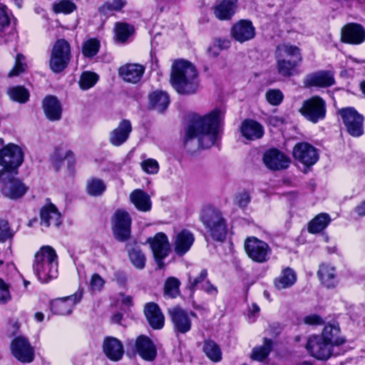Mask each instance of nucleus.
Segmentation results:
<instances>
[{
    "mask_svg": "<svg viewBox=\"0 0 365 365\" xmlns=\"http://www.w3.org/2000/svg\"><path fill=\"white\" fill-rule=\"evenodd\" d=\"M224 113L215 108L201 115L192 114L185 128L184 145L190 151L207 149L214 145L217 140Z\"/></svg>",
    "mask_w": 365,
    "mask_h": 365,
    "instance_id": "nucleus-1",
    "label": "nucleus"
},
{
    "mask_svg": "<svg viewBox=\"0 0 365 365\" xmlns=\"http://www.w3.org/2000/svg\"><path fill=\"white\" fill-rule=\"evenodd\" d=\"M170 83L180 94L195 93L199 87L198 75L195 66L187 61H175L172 65Z\"/></svg>",
    "mask_w": 365,
    "mask_h": 365,
    "instance_id": "nucleus-2",
    "label": "nucleus"
},
{
    "mask_svg": "<svg viewBox=\"0 0 365 365\" xmlns=\"http://www.w3.org/2000/svg\"><path fill=\"white\" fill-rule=\"evenodd\" d=\"M32 269L41 283L56 279L58 273V257L51 246L43 245L35 253Z\"/></svg>",
    "mask_w": 365,
    "mask_h": 365,
    "instance_id": "nucleus-3",
    "label": "nucleus"
},
{
    "mask_svg": "<svg viewBox=\"0 0 365 365\" xmlns=\"http://www.w3.org/2000/svg\"><path fill=\"white\" fill-rule=\"evenodd\" d=\"M275 58L277 72L284 77L293 76L302 61L300 49L289 43H282L277 46Z\"/></svg>",
    "mask_w": 365,
    "mask_h": 365,
    "instance_id": "nucleus-4",
    "label": "nucleus"
},
{
    "mask_svg": "<svg viewBox=\"0 0 365 365\" xmlns=\"http://www.w3.org/2000/svg\"><path fill=\"white\" fill-rule=\"evenodd\" d=\"M200 219L214 240L222 242L225 239L227 227L225 219L220 211L211 207H205Z\"/></svg>",
    "mask_w": 365,
    "mask_h": 365,
    "instance_id": "nucleus-5",
    "label": "nucleus"
},
{
    "mask_svg": "<svg viewBox=\"0 0 365 365\" xmlns=\"http://www.w3.org/2000/svg\"><path fill=\"white\" fill-rule=\"evenodd\" d=\"M15 175V173L0 170L1 192L5 197L14 200L21 198L29 190V187Z\"/></svg>",
    "mask_w": 365,
    "mask_h": 365,
    "instance_id": "nucleus-6",
    "label": "nucleus"
},
{
    "mask_svg": "<svg viewBox=\"0 0 365 365\" xmlns=\"http://www.w3.org/2000/svg\"><path fill=\"white\" fill-rule=\"evenodd\" d=\"M71 60V46L65 39H58L54 43L51 58L50 68L54 73L63 71Z\"/></svg>",
    "mask_w": 365,
    "mask_h": 365,
    "instance_id": "nucleus-7",
    "label": "nucleus"
},
{
    "mask_svg": "<svg viewBox=\"0 0 365 365\" xmlns=\"http://www.w3.org/2000/svg\"><path fill=\"white\" fill-rule=\"evenodd\" d=\"M24 161V153L17 145L9 143L0 149L1 170L17 173L16 170Z\"/></svg>",
    "mask_w": 365,
    "mask_h": 365,
    "instance_id": "nucleus-8",
    "label": "nucleus"
},
{
    "mask_svg": "<svg viewBox=\"0 0 365 365\" xmlns=\"http://www.w3.org/2000/svg\"><path fill=\"white\" fill-rule=\"evenodd\" d=\"M245 250L247 256L257 263L267 262L272 254V249L266 242L253 236L245 240Z\"/></svg>",
    "mask_w": 365,
    "mask_h": 365,
    "instance_id": "nucleus-9",
    "label": "nucleus"
},
{
    "mask_svg": "<svg viewBox=\"0 0 365 365\" xmlns=\"http://www.w3.org/2000/svg\"><path fill=\"white\" fill-rule=\"evenodd\" d=\"M299 113L309 121L316 123L324 118L326 103L319 96H313L302 103Z\"/></svg>",
    "mask_w": 365,
    "mask_h": 365,
    "instance_id": "nucleus-10",
    "label": "nucleus"
},
{
    "mask_svg": "<svg viewBox=\"0 0 365 365\" xmlns=\"http://www.w3.org/2000/svg\"><path fill=\"white\" fill-rule=\"evenodd\" d=\"M334 346L328 343L320 334L310 336L306 344L309 354L320 360H327L332 354Z\"/></svg>",
    "mask_w": 365,
    "mask_h": 365,
    "instance_id": "nucleus-11",
    "label": "nucleus"
},
{
    "mask_svg": "<svg viewBox=\"0 0 365 365\" xmlns=\"http://www.w3.org/2000/svg\"><path fill=\"white\" fill-rule=\"evenodd\" d=\"M339 113L351 135L359 137L363 134L364 118L354 108H342L339 111Z\"/></svg>",
    "mask_w": 365,
    "mask_h": 365,
    "instance_id": "nucleus-12",
    "label": "nucleus"
},
{
    "mask_svg": "<svg viewBox=\"0 0 365 365\" xmlns=\"http://www.w3.org/2000/svg\"><path fill=\"white\" fill-rule=\"evenodd\" d=\"M113 232L119 241H125L130 235L131 218L128 212L118 210L112 218Z\"/></svg>",
    "mask_w": 365,
    "mask_h": 365,
    "instance_id": "nucleus-13",
    "label": "nucleus"
},
{
    "mask_svg": "<svg viewBox=\"0 0 365 365\" xmlns=\"http://www.w3.org/2000/svg\"><path fill=\"white\" fill-rule=\"evenodd\" d=\"M293 157L306 167L314 165L319 160V153L316 148L308 143H297L293 148Z\"/></svg>",
    "mask_w": 365,
    "mask_h": 365,
    "instance_id": "nucleus-14",
    "label": "nucleus"
},
{
    "mask_svg": "<svg viewBox=\"0 0 365 365\" xmlns=\"http://www.w3.org/2000/svg\"><path fill=\"white\" fill-rule=\"evenodd\" d=\"M13 356L22 363H31L34 359V349L24 336H17L11 344Z\"/></svg>",
    "mask_w": 365,
    "mask_h": 365,
    "instance_id": "nucleus-15",
    "label": "nucleus"
},
{
    "mask_svg": "<svg viewBox=\"0 0 365 365\" xmlns=\"http://www.w3.org/2000/svg\"><path fill=\"white\" fill-rule=\"evenodd\" d=\"M148 242L150 244L158 267L160 269L163 268V259L168 255L170 252V243L168 237L163 232H158L153 238L149 239Z\"/></svg>",
    "mask_w": 365,
    "mask_h": 365,
    "instance_id": "nucleus-16",
    "label": "nucleus"
},
{
    "mask_svg": "<svg viewBox=\"0 0 365 365\" xmlns=\"http://www.w3.org/2000/svg\"><path fill=\"white\" fill-rule=\"evenodd\" d=\"M341 40L349 44H361L365 41V29L358 24H347L341 29Z\"/></svg>",
    "mask_w": 365,
    "mask_h": 365,
    "instance_id": "nucleus-17",
    "label": "nucleus"
},
{
    "mask_svg": "<svg viewBox=\"0 0 365 365\" xmlns=\"http://www.w3.org/2000/svg\"><path fill=\"white\" fill-rule=\"evenodd\" d=\"M82 299V292H76L71 296L54 299L51 304V311L59 315H66L72 312L76 304Z\"/></svg>",
    "mask_w": 365,
    "mask_h": 365,
    "instance_id": "nucleus-18",
    "label": "nucleus"
},
{
    "mask_svg": "<svg viewBox=\"0 0 365 365\" xmlns=\"http://www.w3.org/2000/svg\"><path fill=\"white\" fill-rule=\"evenodd\" d=\"M263 162L269 170H280L289 167L290 159L279 150L270 149L264 153Z\"/></svg>",
    "mask_w": 365,
    "mask_h": 365,
    "instance_id": "nucleus-19",
    "label": "nucleus"
},
{
    "mask_svg": "<svg viewBox=\"0 0 365 365\" xmlns=\"http://www.w3.org/2000/svg\"><path fill=\"white\" fill-rule=\"evenodd\" d=\"M173 324L174 329L181 334H185L191 329L192 322L189 314L180 307H176L168 310Z\"/></svg>",
    "mask_w": 365,
    "mask_h": 365,
    "instance_id": "nucleus-20",
    "label": "nucleus"
},
{
    "mask_svg": "<svg viewBox=\"0 0 365 365\" xmlns=\"http://www.w3.org/2000/svg\"><path fill=\"white\" fill-rule=\"evenodd\" d=\"M231 36L237 41L244 43L255 37V29L250 21L240 20L232 26Z\"/></svg>",
    "mask_w": 365,
    "mask_h": 365,
    "instance_id": "nucleus-21",
    "label": "nucleus"
},
{
    "mask_svg": "<svg viewBox=\"0 0 365 365\" xmlns=\"http://www.w3.org/2000/svg\"><path fill=\"white\" fill-rule=\"evenodd\" d=\"M145 73V67L139 63H126L118 69L119 76L130 83H138Z\"/></svg>",
    "mask_w": 365,
    "mask_h": 365,
    "instance_id": "nucleus-22",
    "label": "nucleus"
},
{
    "mask_svg": "<svg viewBox=\"0 0 365 365\" xmlns=\"http://www.w3.org/2000/svg\"><path fill=\"white\" fill-rule=\"evenodd\" d=\"M132 131L130 120H122L109 134V142L114 146H120L127 141Z\"/></svg>",
    "mask_w": 365,
    "mask_h": 365,
    "instance_id": "nucleus-23",
    "label": "nucleus"
},
{
    "mask_svg": "<svg viewBox=\"0 0 365 365\" xmlns=\"http://www.w3.org/2000/svg\"><path fill=\"white\" fill-rule=\"evenodd\" d=\"M103 350L106 356L111 361L120 360L124 354L122 342L117 338L106 337L103 343Z\"/></svg>",
    "mask_w": 365,
    "mask_h": 365,
    "instance_id": "nucleus-24",
    "label": "nucleus"
},
{
    "mask_svg": "<svg viewBox=\"0 0 365 365\" xmlns=\"http://www.w3.org/2000/svg\"><path fill=\"white\" fill-rule=\"evenodd\" d=\"M237 0H217L213 7L215 16L220 20H229L235 14Z\"/></svg>",
    "mask_w": 365,
    "mask_h": 365,
    "instance_id": "nucleus-25",
    "label": "nucleus"
},
{
    "mask_svg": "<svg viewBox=\"0 0 365 365\" xmlns=\"http://www.w3.org/2000/svg\"><path fill=\"white\" fill-rule=\"evenodd\" d=\"M306 86L329 87L334 83V75L322 71L307 75L304 80Z\"/></svg>",
    "mask_w": 365,
    "mask_h": 365,
    "instance_id": "nucleus-26",
    "label": "nucleus"
},
{
    "mask_svg": "<svg viewBox=\"0 0 365 365\" xmlns=\"http://www.w3.org/2000/svg\"><path fill=\"white\" fill-rule=\"evenodd\" d=\"M194 241L195 237L191 232L187 230L180 231L176 235L174 240L175 253L179 256L184 255L190 250Z\"/></svg>",
    "mask_w": 365,
    "mask_h": 365,
    "instance_id": "nucleus-27",
    "label": "nucleus"
},
{
    "mask_svg": "<svg viewBox=\"0 0 365 365\" xmlns=\"http://www.w3.org/2000/svg\"><path fill=\"white\" fill-rule=\"evenodd\" d=\"M137 353L145 360L153 361L156 356V349L149 339L145 335L139 336L135 344Z\"/></svg>",
    "mask_w": 365,
    "mask_h": 365,
    "instance_id": "nucleus-28",
    "label": "nucleus"
},
{
    "mask_svg": "<svg viewBox=\"0 0 365 365\" xmlns=\"http://www.w3.org/2000/svg\"><path fill=\"white\" fill-rule=\"evenodd\" d=\"M317 275L321 283L327 288H334L338 284L336 269L329 263L320 264Z\"/></svg>",
    "mask_w": 365,
    "mask_h": 365,
    "instance_id": "nucleus-29",
    "label": "nucleus"
},
{
    "mask_svg": "<svg viewBox=\"0 0 365 365\" xmlns=\"http://www.w3.org/2000/svg\"><path fill=\"white\" fill-rule=\"evenodd\" d=\"M144 313L150 327L155 329L163 328L165 319L157 304L154 302L146 304L144 308Z\"/></svg>",
    "mask_w": 365,
    "mask_h": 365,
    "instance_id": "nucleus-30",
    "label": "nucleus"
},
{
    "mask_svg": "<svg viewBox=\"0 0 365 365\" xmlns=\"http://www.w3.org/2000/svg\"><path fill=\"white\" fill-rule=\"evenodd\" d=\"M242 135L248 140H255L261 138L264 135L263 126L254 120H245L241 126Z\"/></svg>",
    "mask_w": 365,
    "mask_h": 365,
    "instance_id": "nucleus-31",
    "label": "nucleus"
},
{
    "mask_svg": "<svg viewBox=\"0 0 365 365\" xmlns=\"http://www.w3.org/2000/svg\"><path fill=\"white\" fill-rule=\"evenodd\" d=\"M61 223V213L56 207L50 203L46 205L41 210V224L45 227H58Z\"/></svg>",
    "mask_w": 365,
    "mask_h": 365,
    "instance_id": "nucleus-32",
    "label": "nucleus"
},
{
    "mask_svg": "<svg viewBox=\"0 0 365 365\" xmlns=\"http://www.w3.org/2000/svg\"><path fill=\"white\" fill-rule=\"evenodd\" d=\"M43 109L50 120H58L61 117L62 108L58 100L53 96H46L43 101Z\"/></svg>",
    "mask_w": 365,
    "mask_h": 365,
    "instance_id": "nucleus-33",
    "label": "nucleus"
},
{
    "mask_svg": "<svg viewBox=\"0 0 365 365\" xmlns=\"http://www.w3.org/2000/svg\"><path fill=\"white\" fill-rule=\"evenodd\" d=\"M320 335L334 347L346 342V339L341 334V330L337 323L327 324Z\"/></svg>",
    "mask_w": 365,
    "mask_h": 365,
    "instance_id": "nucleus-34",
    "label": "nucleus"
},
{
    "mask_svg": "<svg viewBox=\"0 0 365 365\" xmlns=\"http://www.w3.org/2000/svg\"><path fill=\"white\" fill-rule=\"evenodd\" d=\"M297 279V276L295 271L290 267H286L274 279V285L277 290H283L292 287L296 283Z\"/></svg>",
    "mask_w": 365,
    "mask_h": 365,
    "instance_id": "nucleus-35",
    "label": "nucleus"
},
{
    "mask_svg": "<svg viewBox=\"0 0 365 365\" xmlns=\"http://www.w3.org/2000/svg\"><path fill=\"white\" fill-rule=\"evenodd\" d=\"M130 200L137 210L141 212H148L151 210L152 202L150 196L140 189L133 190L130 195Z\"/></svg>",
    "mask_w": 365,
    "mask_h": 365,
    "instance_id": "nucleus-36",
    "label": "nucleus"
},
{
    "mask_svg": "<svg viewBox=\"0 0 365 365\" xmlns=\"http://www.w3.org/2000/svg\"><path fill=\"white\" fill-rule=\"evenodd\" d=\"M149 98L153 108L160 112L164 111L170 103L168 93L163 91H154Z\"/></svg>",
    "mask_w": 365,
    "mask_h": 365,
    "instance_id": "nucleus-37",
    "label": "nucleus"
},
{
    "mask_svg": "<svg viewBox=\"0 0 365 365\" xmlns=\"http://www.w3.org/2000/svg\"><path fill=\"white\" fill-rule=\"evenodd\" d=\"M331 219L328 214L320 213L310 221L308 230L310 233H319L324 230L330 223Z\"/></svg>",
    "mask_w": 365,
    "mask_h": 365,
    "instance_id": "nucleus-38",
    "label": "nucleus"
},
{
    "mask_svg": "<svg viewBox=\"0 0 365 365\" xmlns=\"http://www.w3.org/2000/svg\"><path fill=\"white\" fill-rule=\"evenodd\" d=\"M106 182L99 178H92L88 180L86 183L87 193L93 197H98L103 195L106 190Z\"/></svg>",
    "mask_w": 365,
    "mask_h": 365,
    "instance_id": "nucleus-39",
    "label": "nucleus"
},
{
    "mask_svg": "<svg viewBox=\"0 0 365 365\" xmlns=\"http://www.w3.org/2000/svg\"><path fill=\"white\" fill-rule=\"evenodd\" d=\"M133 33V27L126 23L118 22L115 26V40L124 43Z\"/></svg>",
    "mask_w": 365,
    "mask_h": 365,
    "instance_id": "nucleus-40",
    "label": "nucleus"
},
{
    "mask_svg": "<svg viewBox=\"0 0 365 365\" xmlns=\"http://www.w3.org/2000/svg\"><path fill=\"white\" fill-rule=\"evenodd\" d=\"M272 344L271 340L264 339L263 345L253 349L251 358L259 361L265 359L272 349Z\"/></svg>",
    "mask_w": 365,
    "mask_h": 365,
    "instance_id": "nucleus-41",
    "label": "nucleus"
},
{
    "mask_svg": "<svg viewBox=\"0 0 365 365\" xmlns=\"http://www.w3.org/2000/svg\"><path fill=\"white\" fill-rule=\"evenodd\" d=\"M203 351L207 356L215 362L220 361L222 359V353L220 349L212 341H205Z\"/></svg>",
    "mask_w": 365,
    "mask_h": 365,
    "instance_id": "nucleus-42",
    "label": "nucleus"
},
{
    "mask_svg": "<svg viewBox=\"0 0 365 365\" xmlns=\"http://www.w3.org/2000/svg\"><path fill=\"white\" fill-rule=\"evenodd\" d=\"M8 95L13 101L19 103H25L29 97V91L22 86L10 88L7 91Z\"/></svg>",
    "mask_w": 365,
    "mask_h": 365,
    "instance_id": "nucleus-43",
    "label": "nucleus"
},
{
    "mask_svg": "<svg viewBox=\"0 0 365 365\" xmlns=\"http://www.w3.org/2000/svg\"><path fill=\"white\" fill-rule=\"evenodd\" d=\"M76 6L69 0H61L53 4V10L56 14H68L76 10Z\"/></svg>",
    "mask_w": 365,
    "mask_h": 365,
    "instance_id": "nucleus-44",
    "label": "nucleus"
},
{
    "mask_svg": "<svg viewBox=\"0 0 365 365\" xmlns=\"http://www.w3.org/2000/svg\"><path fill=\"white\" fill-rule=\"evenodd\" d=\"M207 277V271L202 269L197 277H192L190 274H187L188 287L190 290L194 291L196 289L201 287L202 284L206 281Z\"/></svg>",
    "mask_w": 365,
    "mask_h": 365,
    "instance_id": "nucleus-45",
    "label": "nucleus"
},
{
    "mask_svg": "<svg viewBox=\"0 0 365 365\" xmlns=\"http://www.w3.org/2000/svg\"><path fill=\"white\" fill-rule=\"evenodd\" d=\"M100 48V42L96 38L86 41L82 48V53L86 57H93L97 54Z\"/></svg>",
    "mask_w": 365,
    "mask_h": 365,
    "instance_id": "nucleus-46",
    "label": "nucleus"
},
{
    "mask_svg": "<svg viewBox=\"0 0 365 365\" xmlns=\"http://www.w3.org/2000/svg\"><path fill=\"white\" fill-rule=\"evenodd\" d=\"M98 76L93 72H83L81 74L79 85L83 90H88L93 87L98 81Z\"/></svg>",
    "mask_w": 365,
    "mask_h": 365,
    "instance_id": "nucleus-47",
    "label": "nucleus"
},
{
    "mask_svg": "<svg viewBox=\"0 0 365 365\" xmlns=\"http://www.w3.org/2000/svg\"><path fill=\"white\" fill-rule=\"evenodd\" d=\"M180 282L175 277H169L165 284V294L174 298L179 294V287Z\"/></svg>",
    "mask_w": 365,
    "mask_h": 365,
    "instance_id": "nucleus-48",
    "label": "nucleus"
},
{
    "mask_svg": "<svg viewBox=\"0 0 365 365\" xmlns=\"http://www.w3.org/2000/svg\"><path fill=\"white\" fill-rule=\"evenodd\" d=\"M129 258L135 267L139 269L144 268L145 257L140 250L137 248L131 250L129 252Z\"/></svg>",
    "mask_w": 365,
    "mask_h": 365,
    "instance_id": "nucleus-49",
    "label": "nucleus"
},
{
    "mask_svg": "<svg viewBox=\"0 0 365 365\" xmlns=\"http://www.w3.org/2000/svg\"><path fill=\"white\" fill-rule=\"evenodd\" d=\"M125 0H113L112 1L106 2L101 8V11L106 15L110 14L113 11H118L121 10L125 5Z\"/></svg>",
    "mask_w": 365,
    "mask_h": 365,
    "instance_id": "nucleus-50",
    "label": "nucleus"
},
{
    "mask_svg": "<svg viewBox=\"0 0 365 365\" xmlns=\"http://www.w3.org/2000/svg\"><path fill=\"white\" fill-rule=\"evenodd\" d=\"M265 97L269 104L278 106L282 102L284 95L279 89H269L266 92Z\"/></svg>",
    "mask_w": 365,
    "mask_h": 365,
    "instance_id": "nucleus-51",
    "label": "nucleus"
},
{
    "mask_svg": "<svg viewBox=\"0 0 365 365\" xmlns=\"http://www.w3.org/2000/svg\"><path fill=\"white\" fill-rule=\"evenodd\" d=\"M142 170L150 175L158 173L159 170V164L158 161L153 158H148L140 163Z\"/></svg>",
    "mask_w": 365,
    "mask_h": 365,
    "instance_id": "nucleus-52",
    "label": "nucleus"
},
{
    "mask_svg": "<svg viewBox=\"0 0 365 365\" xmlns=\"http://www.w3.org/2000/svg\"><path fill=\"white\" fill-rule=\"evenodd\" d=\"M26 68L25 57L22 54H17L16 57L15 66L9 73V77H13L23 73Z\"/></svg>",
    "mask_w": 365,
    "mask_h": 365,
    "instance_id": "nucleus-53",
    "label": "nucleus"
},
{
    "mask_svg": "<svg viewBox=\"0 0 365 365\" xmlns=\"http://www.w3.org/2000/svg\"><path fill=\"white\" fill-rule=\"evenodd\" d=\"M104 279L98 274H93L91 276L90 280V288L92 292L96 293L101 292L104 287Z\"/></svg>",
    "mask_w": 365,
    "mask_h": 365,
    "instance_id": "nucleus-54",
    "label": "nucleus"
},
{
    "mask_svg": "<svg viewBox=\"0 0 365 365\" xmlns=\"http://www.w3.org/2000/svg\"><path fill=\"white\" fill-rule=\"evenodd\" d=\"M10 25V17L6 6H0V34Z\"/></svg>",
    "mask_w": 365,
    "mask_h": 365,
    "instance_id": "nucleus-55",
    "label": "nucleus"
},
{
    "mask_svg": "<svg viewBox=\"0 0 365 365\" xmlns=\"http://www.w3.org/2000/svg\"><path fill=\"white\" fill-rule=\"evenodd\" d=\"M13 237L7 221L0 220V242H5Z\"/></svg>",
    "mask_w": 365,
    "mask_h": 365,
    "instance_id": "nucleus-56",
    "label": "nucleus"
},
{
    "mask_svg": "<svg viewBox=\"0 0 365 365\" xmlns=\"http://www.w3.org/2000/svg\"><path fill=\"white\" fill-rule=\"evenodd\" d=\"M11 299L8 285L0 279V304L6 303Z\"/></svg>",
    "mask_w": 365,
    "mask_h": 365,
    "instance_id": "nucleus-57",
    "label": "nucleus"
},
{
    "mask_svg": "<svg viewBox=\"0 0 365 365\" xmlns=\"http://www.w3.org/2000/svg\"><path fill=\"white\" fill-rule=\"evenodd\" d=\"M235 204L240 207H246L250 202V197L247 192H243L237 194L235 197Z\"/></svg>",
    "mask_w": 365,
    "mask_h": 365,
    "instance_id": "nucleus-58",
    "label": "nucleus"
},
{
    "mask_svg": "<svg viewBox=\"0 0 365 365\" xmlns=\"http://www.w3.org/2000/svg\"><path fill=\"white\" fill-rule=\"evenodd\" d=\"M55 158L58 161H62L68 159V162L73 159V153L70 150H64L63 148H58L55 150Z\"/></svg>",
    "mask_w": 365,
    "mask_h": 365,
    "instance_id": "nucleus-59",
    "label": "nucleus"
},
{
    "mask_svg": "<svg viewBox=\"0 0 365 365\" xmlns=\"http://www.w3.org/2000/svg\"><path fill=\"white\" fill-rule=\"evenodd\" d=\"M303 322L308 325H320L324 323L323 319L316 314H312L304 317Z\"/></svg>",
    "mask_w": 365,
    "mask_h": 365,
    "instance_id": "nucleus-60",
    "label": "nucleus"
},
{
    "mask_svg": "<svg viewBox=\"0 0 365 365\" xmlns=\"http://www.w3.org/2000/svg\"><path fill=\"white\" fill-rule=\"evenodd\" d=\"M200 289L203 290L205 292H206L207 294L214 297H215L218 293L217 287L211 284V282L209 280H206L204 282V284H202Z\"/></svg>",
    "mask_w": 365,
    "mask_h": 365,
    "instance_id": "nucleus-61",
    "label": "nucleus"
},
{
    "mask_svg": "<svg viewBox=\"0 0 365 365\" xmlns=\"http://www.w3.org/2000/svg\"><path fill=\"white\" fill-rule=\"evenodd\" d=\"M230 46V42L228 40L218 39L215 41L214 45L210 48V51L212 52V50L215 49H220L221 51L222 49L229 48Z\"/></svg>",
    "mask_w": 365,
    "mask_h": 365,
    "instance_id": "nucleus-62",
    "label": "nucleus"
},
{
    "mask_svg": "<svg viewBox=\"0 0 365 365\" xmlns=\"http://www.w3.org/2000/svg\"><path fill=\"white\" fill-rule=\"evenodd\" d=\"M355 212L358 214L359 216H364L365 215V200L361 202L359 205H358L355 207Z\"/></svg>",
    "mask_w": 365,
    "mask_h": 365,
    "instance_id": "nucleus-63",
    "label": "nucleus"
},
{
    "mask_svg": "<svg viewBox=\"0 0 365 365\" xmlns=\"http://www.w3.org/2000/svg\"><path fill=\"white\" fill-rule=\"evenodd\" d=\"M120 296H121L120 300L123 304L127 305V306H130L132 304L133 299L130 296H128V295H125V294H121Z\"/></svg>",
    "mask_w": 365,
    "mask_h": 365,
    "instance_id": "nucleus-64",
    "label": "nucleus"
}]
</instances>
